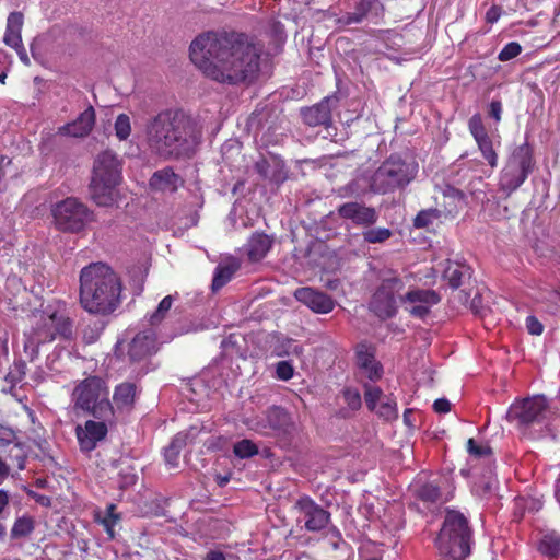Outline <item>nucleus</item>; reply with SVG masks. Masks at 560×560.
<instances>
[{"instance_id": "12", "label": "nucleus", "mask_w": 560, "mask_h": 560, "mask_svg": "<svg viewBox=\"0 0 560 560\" xmlns=\"http://www.w3.org/2000/svg\"><path fill=\"white\" fill-rule=\"evenodd\" d=\"M548 409V401L542 395L527 397L516 400L508 410L506 418L510 421L516 420L522 428H528L545 419Z\"/></svg>"}, {"instance_id": "2", "label": "nucleus", "mask_w": 560, "mask_h": 560, "mask_svg": "<svg viewBox=\"0 0 560 560\" xmlns=\"http://www.w3.org/2000/svg\"><path fill=\"white\" fill-rule=\"evenodd\" d=\"M197 122L180 109H165L147 125L151 151L163 160L191 159L201 143Z\"/></svg>"}, {"instance_id": "56", "label": "nucleus", "mask_w": 560, "mask_h": 560, "mask_svg": "<svg viewBox=\"0 0 560 560\" xmlns=\"http://www.w3.org/2000/svg\"><path fill=\"white\" fill-rule=\"evenodd\" d=\"M10 475V466L0 457V483Z\"/></svg>"}, {"instance_id": "43", "label": "nucleus", "mask_w": 560, "mask_h": 560, "mask_svg": "<svg viewBox=\"0 0 560 560\" xmlns=\"http://www.w3.org/2000/svg\"><path fill=\"white\" fill-rule=\"evenodd\" d=\"M441 497L440 488L433 483H425L418 490V498L425 503H435Z\"/></svg>"}, {"instance_id": "53", "label": "nucleus", "mask_w": 560, "mask_h": 560, "mask_svg": "<svg viewBox=\"0 0 560 560\" xmlns=\"http://www.w3.org/2000/svg\"><path fill=\"white\" fill-rule=\"evenodd\" d=\"M13 49L16 51L22 63H24L25 66L31 65L28 55H27L26 49L23 44H20V46L13 47Z\"/></svg>"}, {"instance_id": "27", "label": "nucleus", "mask_w": 560, "mask_h": 560, "mask_svg": "<svg viewBox=\"0 0 560 560\" xmlns=\"http://www.w3.org/2000/svg\"><path fill=\"white\" fill-rule=\"evenodd\" d=\"M24 23V16L21 12H11L7 19V27L3 42L7 46L13 48L23 44L21 31Z\"/></svg>"}, {"instance_id": "37", "label": "nucleus", "mask_w": 560, "mask_h": 560, "mask_svg": "<svg viewBox=\"0 0 560 560\" xmlns=\"http://www.w3.org/2000/svg\"><path fill=\"white\" fill-rule=\"evenodd\" d=\"M372 382L365 381L362 384L364 389V400L366 404V407L371 411H375L377 407V402L383 396V390L381 387L376 385H372Z\"/></svg>"}, {"instance_id": "36", "label": "nucleus", "mask_w": 560, "mask_h": 560, "mask_svg": "<svg viewBox=\"0 0 560 560\" xmlns=\"http://www.w3.org/2000/svg\"><path fill=\"white\" fill-rule=\"evenodd\" d=\"M184 445V440L179 438H175L172 442L164 448V459L165 463L171 467L175 468L179 464V454L182 447Z\"/></svg>"}, {"instance_id": "58", "label": "nucleus", "mask_w": 560, "mask_h": 560, "mask_svg": "<svg viewBox=\"0 0 560 560\" xmlns=\"http://www.w3.org/2000/svg\"><path fill=\"white\" fill-rule=\"evenodd\" d=\"M488 489H489L488 482H485L483 485H478L477 482H475L472 486V491L478 495L486 494Z\"/></svg>"}, {"instance_id": "59", "label": "nucleus", "mask_w": 560, "mask_h": 560, "mask_svg": "<svg viewBox=\"0 0 560 560\" xmlns=\"http://www.w3.org/2000/svg\"><path fill=\"white\" fill-rule=\"evenodd\" d=\"M98 337V332H94L93 330H91V332H89L88 330H84L83 332V339L88 342V343H92L94 342Z\"/></svg>"}, {"instance_id": "42", "label": "nucleus", "mask_w": 560, "mask_h": 560, "mask_svg": "<svg viewBox=\"0 0 560 560\" xmlns=\"http://www.w3.org/2000/svg\"><path fill=\"white\" fill-rule=\"evenodd\" d=\"M173 301H174L173 295H166L165 298H163L161 300V302L158 305V308L150 316L149 322L151 325H158L165 318L166 314L168 313V311L172 307Z\"/></svg>"}, {"instance_id": "50", "label": "nucleus", "mask_w": 560, "mask_h": 560, "mask_svg": "<svg viewBox=\"0 0 560 560\" xmlns=\"http://www.w3.org/2000/svg\"><path fill=\"white\" fill-rule=\"evenodd\" d=\"M433 410L438 413H446L451 410V402L446 398H438L433 402Z\"/></svg>"}, {"instance_id": "4", "label": "nucleus", "mask_w": 560, "mask_h": 560, "mask_svg": "<svg viewBox=\"0 0 560 560\" xmlns=\"http://www.w3.org/2000/svg\"><path fill=\"white\" fill-rule=\"evenodd\" d=\"M70 399L75 415L95 419L114 417L115 410L109 400L108 386L100 376L91 375L79 381L72 389Z\"/></svg>"}, {"instance_id": "55", "label": "nucleus", "mask_w": 560, "mask_h": 560, "mask_svg": "<svg viewBox=\"0 0 560 560\" xmlns=\"http://www.w3.org/2000/svg\"><path fill=\"white\" fill-rule=\"evenodd\" d=\"M203 560H226L225 555L220 550H210Z\"/></svg>"}, {"instance_id": "6", "label": "nucleus", "mask_w": 560, "mask_h": 560, "mask_svg": "<svg viewBox=\"0 0 560 560\" xmlns=\"http://www.w3.org/2000/svg\"><path fill=\"white\" fill-rule=\"evenodd\" d=\"M63 303L58 302V307L48 305L37 316V322L26 338L25 349L33 348L38 351L42 345L52 342L57 338L70 340L73 337V322L60 307Z\"/></svg>"}, {"instance_id": "61", "label": "nucleus", "mask_w": 560, "mask_h": 560, "mask_svg": "<svg viewBox=\"0 0 560 560\" xmlns=\"http://www.w3.org/2000/svg\"><path fill=\"white\" fill-rule=\"evenodd\" d=\"M501 8L492 5V24L500 18Z\"/></svg>"}, {"instance_id": "34", "label": "nucleus", "mask_w": 560, "mask_h": 560, "mask_svg": "<svg viewBox=\"0 0 560 560\" xmlns=\"http://www.w3.org/2000/svg\"><path fill=\"white\" fill-rule=\"evenodd\" d=\"M267 34L275 45V50L278 51L287 39L284 25L280 21L272 20L268 25Z\"/></svg>"}, {"instance_id": "30", "label": "nucleus", "mask_w": 560, "mask_h": 560, "mask_svg": "<svg viewBox=\"0 0 560 560\" xmlns=\"http://www.w3.org/2000/svg\"><path fill=\"white\" fill-rule=\"evenodd\" d=\"M116 504L110 503L106 506L105 514H103L101 510H96L93 515L94 522L101 524L104 527L110 539L115 537L114 528L116 524L121 520L120 514L116 513Z\"/></svg>"}, {"instance_id": "57", "label": "nucleus", "mask_w": 560, "mask_h": 560, "mask_svg": "<svg viewBox=\"0 0 560 560\" xmlns=\"http://www.w3.org/2000/svg\"><path fill=\"white\" fill-rule=\"evenodd\" d=\"M501 103L500 102H493L492 101V119L495 121H499L501 119Z\"/></svg>"}, {"instance_id": "24", "label": "nucleus", "mask_w": 560, "mask_h": 560, "mask_svg": "<svg viewBox=\"0 0 560 560\" xmlns=\"http://www.w3.org/2000/svg\"><path fill=\"white\" fill-rule=\"evenodd\" d=\"M155 350L153 336L139 332L128 345L127 357L131 364L138 363L150 357Z\"/></svg>"}, {"instance_id": "17", "label": "nucleus", "mask_w": 560, "mask_h": 560, "mask_svg": "<svg viewBox=\"0 0 560 560\" xmlns=\"http://www.w3.org/2000/svg\"><path fill=\"white\" fill-rule=\"evenodd\" d=\"M294 427L290 412L279 406L268 408L257 422V430L265 434H289Z\"/></svg>"}, {"instance_id": "63", "label": "nucleus", "mask_w": 560, "mask_h": 560, "mask_svg": "<svg viewBox=\"0 0 560 560\" xmlns=\"http://www.w3.org/2000/svg\"><path fill=\"white\" fill-rule=\"evenodd\" d=\"M485 21L490 23V9L485 12Z\"/></svg>"}, {"instance_id": "41", "label": "nucleus", "mask_w": 560, "mask_h": 560, "mask_svg": "<svg viewBox=\"0 0 560 560\" xmlns=\"http://www.w3.org/2000/svg\"><path fill=\"white\" fill-rule=\"evenodd\" d=\"M115 135L120 141H125L131 133V121L127 114H119L114 124Z\"/></svg>"}, {"instance_id": "62", "label": "nucleus", "mask_w": 560, "mask_h": 560, "mask_svg": "<svg viewBox=\"0 0 560 560\" xmlns=\"http://www.w3.org/2000/svg\"><path fill=\"white\" fill-rule=\"evenodd\" d=\"M5 527L3 524L0 523V538H3L5 536Z\"/></svg>"}, {"instance_id": "9", "label": "nucleus", "mask_w": 560, "mask_h": 560, "mask_svg": "<svg viewBox=\"0 0 560 560\" xmlns=\"http://www.w3.org/2000/svg\"><path fill=\"white\" fill-rule=\"evenodd\" d=\"M56 228L61 232L79 233L94 220V213L75 197H67L51 207Z\"/></svg>"}, {"instance_id": "20", "label": "nucleus", "mask_w": 560, "mask_h": 560, "mask_svg": "<svg viewBox=\"0 0 560 560\" xmlns=\"http://www.w3.org/2000/svg\"><path fill=\"white\" fill-rule=\"evenodd\" d=\"M336 211L340 219L349 220L358 226H372L378 220L375 208L363 202L348 201L338 206Z\"/></svg>"}, {"instance_id": "46", "label": "nucleus", "mask_w": 560, "mask_h": 560, "mask_svg": "<svg viewBox=\"0 0 560 560\" xmlns=\"http://www.w3.org/2000/svg\"><path fill=\"white\" fill-rule=\"evenodd\" d=\"M342 397L345 402L351 410H359L361 408L362 398L358 389L352 387H346L342 390Z\"/></svg>"}, {"instance_id": "11", "label": "nucleus", "mask_w": 560, "mask_h": 560, "mask_svg": "<svg viewBox=\"0 0 560 560\" xmlns=\"http://www.w3.org/2000/svg\"><path fill=\"white\" fill-rule=\"evenodd\" d=\"M532 148L524 143L513 152L506 167L504 168L499 187L506 195H510L520 187L533 168Z\"/></svg>"}, {"instance_id": "52", "label": "nucleus", "mask_w": 560, "mask_h": 560, "mask_svg": "<svg viewBox=\"0 0 560 560\" xmlns=\"http://www.w3.org/2000/svg\"><path fill=\"white\" fill-rule=\"evenodd\" d=\"M255 170L256 172L261 175L262 177L268 176V170H269V163L266 159H261L255 163Z\"/></svg>"}, {"instance_id": "13", "label": "nucleus", "mask_w": 560, "mask_h": 560, "mask_svg": "<svg viewBox=\"0 0 560 560\" xmlns=\"http://www.w3.org/2000/svg\"><path fill=\"white\" fill-rule=\"evenodd\" d=\"M357 378L376 383L384 375V368L376 359V348L366 341L359 342L354 348Z\"/></svg>"}, {"instance_id": "18", "label": "nucleus", "mask_w": 560, "mask_h": 560, "mask_svg": "<svg viewBox=\"0 0 560 560\" xmlns=\"http://www.w3.org/2000/svg\"><path fill=\"white\" fill-rule=\"evenodd\" d=\"M338 102V96L329 95L313 106L303 107L301 109L303 122L310 127L329 128L332 125V108L337 107Z\"/></svg>"}, {"instance_id": "40", "label": "nucleus", "mask_w": 560, "mask_h": 560, "mask_svg": "<svg viewBox=\"0 0 560 560\" xmlns=\"http://www.w3.org/2000/svg\"><path fill=\"white\" fill-rule=\"evenodd\" d=\"M233 453L241 459L250 458L258 454V446L252 440L243 439L234 444Z\"/></svg>"}, {"instance_id": "44", "label": "nucleus", "mask_w": 560, "mask_h": 560, "mask_svg": "<svg viewBox=\"0 0 560 560\" xmlns=\"http://www.w3.org/2000/svg\"><path fill=\"white\" fill-rule=\"evenodd\" d=\"M466 451L469 456L475 459H480L490 455V446L478 444L477 441L472 438L467 440Z\"/></svg>"}, {"instance_id": "45", "label": "nucleus", "mask_w": 560, "mask_h": 560, "mask_svg": "<svg viewBox=\"0 0 560 560\" xmlns=\"http://www.w3.org/2000/svg\"><path fill=\"white\" fill-rule=\"evenodd\" d=\"M376 413L385 420H394L398 417L397 404L394 399L387 398L378 407Z\"/></svg>"}, {"instance_id": "35", "label": "nucleus", "mask_w": 560, "mask_h": 560, "mask_svg": "<svg viewBox=\"0 0 560 560\" xmlns=\"http://www.w3.org/2000/svg\"><path fill=\"white\" fill-rule=\"evenodd\" d=\"M539 551L548 557H556L560 553V536L551 533L544 536L539 542Z\"/></svg>"}, {"instance_id": "39", "label": "nucleus", "mask_w": 560, "mask_h": 560, "mask_svg": "<svg viewBox=\"0 0 560 560\" xmlns=\"http://www.w3.org/2000/svg\"><path fill=\"white\" fill-rule=\"evenodd\" d=\"M392 235L393 232L388 228H372L362 233L364 242L369 244L384 243L389 240Z\"/></svg>"}, {"instance_id": "14", "label": "nucleus", "mask_w": 560, "mask_h": 560, "mask_svg": "<svg viewBox=\"0 0 560 560\" xmlns=\"http://www.w3.org/2000/svg\"><path fill=\"white\" fill-rule=\"evenodd\" d=\"M293 508L299 514L298 521L304 522V528L307 532L319 533L330 523V512L316 503L310 495H301Z\"/></svg>"}, {"instance_id": "22", "label": "nucleus", "mask_w": 560, "mask_h": 560, "mask_svg": "<svg viewBox=\"0 0 560 560\" xmlns=\"http://www.w3.org/2000/svg\"><path fill=\"white\" fill-rule=\"evenodd\" d=\"M440 207L438 209L441 212V217L455 218L466 208V196L462 190L446 185L442 191Z\"/></svg>"}, {"instance_id": "31", "label": "nucleus", "mask_w": 560, "mask_h": 560, "mask_svg": "<svg viewBox=\"0 0 560 560\" xmlns=\"http://www.w3.org/2000/svg\"><path fill=\"white\" fill-rule=\"evenodd\" d=\"M469 130L474 138L476 139L483 156L490 161V142L488 141L487 131L482 124L481 116L479 114H475L469 119Z\"/></svg>"}, {"instance_id": "49", "label": "nucleus", "mask_w": 560, "mask_h": 560, "mask_svg": "<svg viewBox=\"0 0 560 560\" xmlns=\"http://www.w3.org/2000/svg\"><path fill=\"white\" fill-rule=\"evenodd\" d=\"M526 327L529 334L536 336L541 335L544 330L542 324L535 316H528L526 318Z\"/></svg>"}, {"instance_id": "15", "label": "nucleus", "mask_w": 560, "mask_h": 560, "mask_svg": "<svg viewBox=\"0 0 560 560\" xmlns=\"http://www.w3.org/2000/svg\"><path fill=\"white\" fill-rule=\"evenodd\" d=\"M441 302V295L432 289H411L400 296V303L413 318L424 320L431 308Z\"/></svg>"}, {"instance_id": "8", "label": "nucleus", "mask_w": 560, "mask_h": 560, "mask_svg": "<svg viewBox=\"0 0 560 560\" xmlns=\"http://www.w3.org/2000/svg\"><path fill=\"white\" fill-rule=\"evenodd\" d=\"M418 165L408 163L397 154H392L373 173L370 188L375 194L385 195L405 188L417 175Z\"/></svg>"}, {"instance_id": "48", "label": "nucleus", "mask_w": 560, "mask_h": 560, "mask_svg": "<svg viewBox=\"0 0 560 560\" xmlns=\"http://www.w3.org/2000/svg\"><path fill=\"white\" fill-rule=\"evenodd\" d=\"M294 369L289 361H280L276 366L277 377L281 381H289L293 377Z\"/></svg>"}, {"instance_id": "16", "label": "nucleus", "mask_w": 560, "mask_h": 560, "mask_svg": "<svg viewBox=\"0 0 560 560\" xmlns=\"http://www.w3.org/2000/svg\"><path fill=\"white\" fill-rule=\"evenodd\" d=\"M109 419H88L84 423L75 425V438L83 454H91L101 442L106 440L109 431L107 424Z\"/></svg>"}, {"instance_id": "28", "label": "nucleus", "mask_w": 560, "mask_h": 560, "mask_svg": "<svg viewBox=\"0 0 560 560\" xmlns=\"http://www.w3.org/2000/svg\"><path fill=\"white\" fill-rule=\"evenodd\" d=\"M137 387L125 382L115 387L113 402L118 410H130L135 405Z\"/></svg>"}, {"instance_id": "33", "label": "nucleus", "mask_w": 560, "mask_h": 560, "mask_svg": "<svg viewBox=\"0 0 560 560\" xmlns=\"http://www.w3.org/2000/svg\"><path fill=\"white\" fill-rule=\"evenodd\" d=\"M469 268L457 262H448L443 272V279L447 281L452 289H458L463 284V279L468 275Z\"/></svg>"}, {"instance_id": "38", "label": "nucleus", "mask_w": 560, "mask_h": 560, "mask_svg": "<svg viewBox=\"0 0 560 560\" xmlns=\"http://www.w3.org/2000/svg\"><path fill=\"white\" fill-rule=\"evenodd\" d=\"M441 218V212L438 208H430L421 210L413 219V226L416 229H424L433 223L434 220Z\"/></svg>"}, {"instance_id": "7", "label": "nucleus", "mask_w": 560, "mask_h": 560, "mask_svg": "<svg viewBox=\"0 0 560 560\" xmlns=\"http://www.w3.org/2000/svg\"><path fill=\"white\" fill-rule=\"evenodd\" d=\"M121 179L120 163L115 153L104 151L94 161L90 184L91 197L97 206L110 207L115 202V187Z\"/></svg>"}, {"instance_id": "19", "label": "nucleus", "mask_w": 560, "mask_h": 560, "mask_svg": "<svg viewBox=\"0 0 560 560\" xmlns=\"http://www.w3.org/2000/svg\"><path fill=\"white\" fill-rule=\"evenodd\" d=\"M383 12L384 7L380 0H359L354 5L353 12H347L341 16L331 14L330 18H334V22L338 27L345 28L352 24H361L369 16L380 18Z\"/></svg>"}, {"instance_id": "64", "label": "nucleus", "mask_w": 560, "mask_h": 560, "mask_svg": "<svg viewBox=\"0 0 560 560\" xmlns=\"http://www.w3.org/2000/svg\"><path fill=\"white\" fill-rule=\"evenodd\" d=\"M228 482H229V477H223V478H221V480H220L219 485H220V486H224V485H226Z\"/></svg>"}, {"instance_id": "25", "label": "nucleus", "mask_w": 560, "mask_h": 560, "mask_svg": "<svg viewBox=\"0 0 560 560\" xmlns=\"http://www.w3.org/2000/svg\"><path fill=\"white\" fill-rule=\"evenodd\" d=\"M273 238L265 232H255L248 238L245 248L248 260L252 262L260 261L271 249Z\"/></svg>"}, {"instance_id": "5", "label": "nucleus", "mask_w": 560, "mask_h": 560, "mask_svg": "<svg viewBox=\"0 0 560 560\" xmlns=\"http://www.w3.org/2000/svg\"><path fill=\"white\" fill-rule=\"evenodd\" d=\"M471 530L459 511L446 509L442 527L435 539L440 553L452 560H465L470 553Z\"/></svg>"}, {"instance_id": "29", "label": "nucleus", "mask_w": 560, "mask_h": 560, "mask_svg": "<svg viewBox=\"0 0 560 560\" xmlns=\"http://www.w3.org/2000/svg\"><path fill=\"white\" fill-rule=\"evenodd\" d=\"M241 265L236 259H232L226 264H220L217 266L212 279L211 288L213 291L222 289L228 282H230L240 269Z\"/></svg>"}, {"instance_id": "23", "label": "nucleus", "mask_w": 560, "mask_h": 560, "mask_svg": "<svg viewBox=\"0 0 560 560\" xmlns=\"http://www.w3.org/2000/svg\"><path fill=\"white\" fill-rule=\"evenodd\" d=\"M95 110L92 106H89L77 117V119L61 126L59 128V133L75 138L86 137L92 131L95 125Z\"/></svg>"}, {"instance_id": "3", "label": "nucleus", "mask_w": 560, "mask_h": 560, "mask_svg": "<svg viewBox=\"0 0 560 560\" xmlns=\"http://www.w3.org/2000/svg\"><path fill=\"white\" fill-rule=\"evenodd\" d=\"M122 281L102 261L90 262L79 273V304L90 315L108 316L122 302Z\"/></svg>"}, {"instance_id": "60", "label": "nucleus", "mask_w": 560, "mask_h": 560, "mask_svg": "<svg viewBox=\"0 0 560 560\" xmlns=\"http://www.w3.org/2000/svg\"><path fill=\"white\" fill-rule=\"evenodd\" d=\"M498 386L501 389V392H506L508 386H509V377L508 376L500 377Z\"/></svg>"}, {"instance_id": "51", "label": "nucleus", "mask_w": 560, "mask_h": 560, "mask_svg": "<svg viewBox=\"0 0 560 560\" xmlns=\"http://www.w3.org/2000/svg\"><path fill=\"white\" fill-rule=\"evenodd\" d=\"M28 497L35 500L36 503L40 504L42 506H50L51 500L49 497L45 494H39L33 490H30L27 492Z\"/></svg>"}, {"instance_id": "32", "label": "nucleus", "mask_w": 560, "mask_h": 560, "mask_svg": "<svg viewBox=\"0 0 560 560\" xmlns=\"http://www.w3.org/2000/svg\"><path fill=\"white\" fill-rule=\"evenodd\" d=\"M36 521L32 515L23 514L15 518L10 536L11 539H23L30 537L35 530Z\"/></svg>"}, {"instance_id": "54", "label": "nucleus", "mask_w": 560, "mask_h": 560, "mask_svg": "<svg viewBox=\"0 0 560 560\" xmlns=\"http://www.w3.org/2000/svg\"><path fill=\"white\" fill-rule=\"evenodd\" d=\"M9 502H10V497H9L8 491L0 489V515L8 508Z\"/></svg>"}, {"instance_id": "26", "label": "nucleus", "mask_w": 560, "mask_h": 560, "mask_svg": "<svg viewBox=\"0 0 560 560\" xmlns=\"http://www.w3.org/2000/svg\"><path fill=\"white\" fill-rule=\"evenodd\" d=\"M149 184L154 190L175 192L183 185V179L172 167L166 166L154 172Z\"/></svg>"}, {"instance_id": "1", "label": "nucleus", "mask_w": 560, "mask_h": 560, "mask_svg": "<svg viewBox=\"0 0 560 560\" xmlns=\"http://www.w3.org/2000/svg\"><path fill=\"white\" fill-rule=\"evenodd\" d=\"M261 48L247 34L207 31L190 44L189 57L205 77L230 85L254 82L260 70Z\"/></svg>"}, {"instance_id": "21", "label": "nucleus", "mask_w": 560, "mask_h": 560, "mask_svg": "<svg viewBox=\"0 0 560 560\" xmlns=\"http://www.w3.org/2000/svg\"><path fill=\"white\" fill-rule=\"evenodd\" d=\"M294 298L306 305L314 313L328 314L335 308V301L327 293L317 291L310 287L299 288Z\"/></svg>"}, {"instance_id": "47", "label": "nucleus", "mask_w": 560, "mask_h": 560, "mask_svg": "<svg viewBox=\"0 0 560 560\" xmlns=\"http://www.w3.org/2000/svg\"><path fill=\"white\" fill-rule=\"evenodd\" d=\"M521 51V45L516 42H511L499 52L498 58L501 61H509L518 56Z\"/></svg>"}, {"instance_id": "10", "label": "nucleus", "mask_w": 560, "mask_h": 560, "mask_svg": "<svg viewBox=\"0 0 560 560\" xmlns=\"http://www.w3.org/2000/svg\"><path fill=\"white\" fill-rule=\"evenodd\" d=\"M405 283L399 277H390L382 280L373 293L369 310L381 320L396 316L398 312L397 296L400 299Z\"/></svg>"}]
</instances>
